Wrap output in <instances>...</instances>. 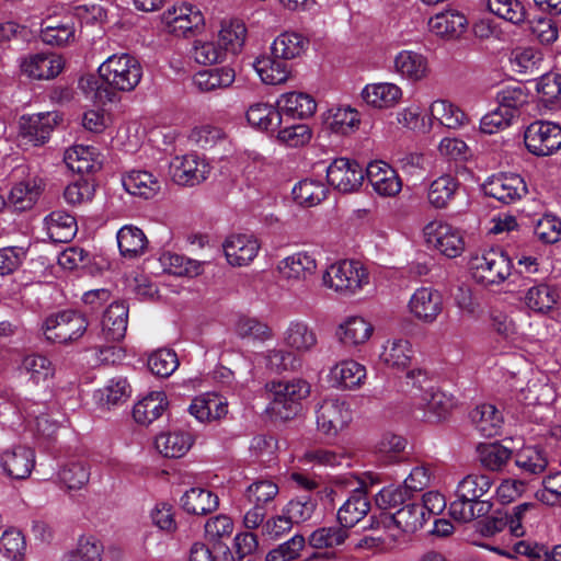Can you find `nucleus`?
I'll return each instance as SVG.
<instances>
[{"mask_svg": "<svg viewBox=\"0 0 561 561\" xmlns=\"http://www.w3.org/2000/svg\"><path fill=\"white\" fill-rule=\"evenodd\" d=\"M98 72L103 85L96 89L95 95L102 102H112L115 92L134 91L142 78L140 62L125 53L110 56L99 66Z\"/></svg>", "mask_w": 561, "mask_h": 561, "instance_id": "1", "label": "nucleus"}, {"mask_svg": "<svg viewBox=\"0 0 561 561\" xmlns=\"http://www.w3.org/2000/svg\"><path fill=\"white\" fill-rule=\"evenodd\" d=\"M493 485L488 474L470 473L459 481L456 500L450 503L449 513L459 522H471L488 515L493 507L490 499H483Z\"/></svg>", "mask_w": 561, "mask_h": 561, "instance_id": "2", "label": "nucleus"}, {"mask_svg": "<svg viewBox=\"0 0 561 561\" xmlns=\"http://www.w3.org/2000/svg\"><path fill=\"white\" fill-rule=\"evenodd\" d=\"M271 411L282 420L293 419L300 410V401L310 393V385L302 379L271 381L266 385Z\"/></svg>", "mask_w": 561, "mask_h": 561, "instance_id": "3", "label": "nucleus"}, {"mask_svg": "<svg viewBox=\"0 0 561 561\" xmlns=\"http://www.w3.org/2000/svg\"><path fill=\"white\" fill-rule=\"evenodd\" d=\"M427 522L423 507L412 501L399 507L392 514H382L378 525H381L387 536L394 542L403 540L423 528Z\"/></svg>", "mask_w": 561, "mask_h": 561, "instance_id": "4", "label": "nucleus"}, {"mask_svg": "<svg viewBox=\"0 0 561 561\" xmlns=\"http://www.w3.org/2000/svg\"><path fill=\"white\" fill-rule=\"evenodd\" d=\"M472 277L477 283L499 285L512 273V261L501 249H490L470 260Z\"/></svg>", "mask_w": 561, "mask_h": 561, "instance_id": "5", "label": "nucleus"}, {"mask_svg": "<svg viewBox=\"0 0 561 561\" xmlns=\"http://www.w3.org/2000/svg\"><path fill=\"white\" fill-rule=\"evenodd\" d=\"M88 325L84 314L75 310H64L47 317L43 331L48 341L68 344L79 340L85 333Z\"/></svg>", "mask_w": 561, "mask_h": 561, "instance_id": "6", "label": "nucleus"}, {"mask_svg": "<svg viewBox=\"0 0 561 561\" xmlns=\"http://www.w3.org/2000/svg\"><path fill=\"white\" fill-rule=\"evenodd\" d=\"M524 144L535 157H549L561 148V126L549 121H535L524 131Z\"/></svg>", "mask_w": 561, "mask_h": 561, "instance_id": "7", "label": "nucleus"}, {"mask_svg": "<svg viewBox=\"0 0 561 561\" xmlns=\"http://www.w3.org/2000/svg\"><path fill=\"white\" fill-rule=\"evenodd\" d=\"M368 273L359 262L340 261L332 264L323 275V283L344 295H353L368 283Z\"/></svg>", "mask_w": 561, "mask_h": 561, "instance_id": "8", "label": "nucleus"}, {"mask_svg": "<svg viewBox=\"0 0 561 561\" xmlns=\"http://www.w3.org/2000/svg\"><path fill=\"white\" fill-rule=\"evenodd\" d=\"M423 233L426 244L446 257H457L465 250L461 231L447 222L431 221L424 227Z\"/></svg>", "mask_w": 561, "mask_h": 561, "instance_id": "9", "label": "nucleus"}, {"mask_svg": "<svg viewBox=\"0 0 561 561\" xmlns=\"http://www.w3.org/2000/svg\"><path fill=\"white\" fill-rule=\"evenodd\" d=\"M61 121L57 112L23 115L19 122L21 146L39 147L46 144L55 126Z\"/></svg>", "mask_w": 561, "mask_h": 561, "instance_id": "10", "label": "nucleus"}, {"mask_svg": "<svg viewBox=\"0 0 561 561\" xmlns=\"http://www.w3.org/2000/svg\"><path fill=\"white\" fill-rule=\"evenodd\" d=\"M316 421L319 432L334 437L352 421V410L343 399L325 398L316 409Z\"/></svg>", "mask_w": 561, "mask_h": 561, "instance_id": "11", "label": "nucleus"}, {"mask_svg": "<svg viewBox=\"0 0 561 561\" xmlns=\"http://www.w3.org/2000/svg\"><path fill=\"white\" fill-rule=\"evenodd\" d=\"M482 191L501 205H511L520 201L528 190L519 174L502 172L489 176L482 184Z\"/></svg>", "mask_w": 561, "mask_h": 561, "instance_id": "12", "label": "nucleus"}, {"mask_svg": "<svg viewBox=\"0 0 561 561\" xmlns=\"http://www.w3.org/2000/svg\"><path fill=\"white\" fill-rule=\"evenodd\" d=\"M364 179V169L355 160L336 158L327 168L328 183L344 194L356 192Z\"/></svg>", "mask_w": 561, "mask_h": 561, "instance_id": "13", "label": "nucleus"}, {"mask_svg": "<svg viewBox=\"0 0 561 561\" xmlns=\"http://www.w3.org/2000/svg\"><path fill=\"white\" fill-rule=\"evenodd\" d=\"M209 172L208 164L196 154L175 157L170 162V174L174 183L194 186L203 182Z\"/></svg>", "mask_w": 561, "mask_h": 561, "instance_id": "14", "label": "nucleus"}, {"mask_svg": "<svg viewBox=\"0 0 561 561\" xmlns=\"http://www.w3.org/2000/svg\"><path fill=\"white\" fill-rule=\"evenodd\" d=\"M0 465L8 477L26 479L35 466V453L26 446H14L1 453Z\"/></svg>", "mask_w": 561, "mask_h": 561, "instance_id": "15", "label": "nucleus"}, {"mask_svg": "<svg viewBox=\"0 0 561 561\" xmlns=\"http://www.w3.org/2000/svg\"><path fill=\"white\" fill-rule=\"evenodd\" d=\"M409 308L416 319L425 323H432L443 310V297L436 289L421 287L412 295Z\"/></svg>", "mask_w": 561, "mask_h": 561, "instance_id": "16", "label": "nucleus"}, {"mask_svg": "<svg viewBox=\"0 0 561 561\" xmlns=\"http://www.w3.org/2000/svg\"><path fill=\"white\" fill-rule=\"evenodd\" d=\"M65 62L57 54L38 53L26 57L21 69L24 75L36 80H49L57 77L64 69Z\"/></svg>", "mask_w": 561, "mask_h": 561, "instance_id": "17", "label": "nucleus"}, {"mask_svg": "<svg viewBox=\"0 0 561 561\" xmlns=\"http://www.w3.org/2000/svg\"><path fill=\"white\" fill-rule=\"evenodd\" d=\"M365 175L374 191L380 196H394L401 191V180L396 171L383 161L370 162L366 167Z\"/></svg>", "mask_w": 561, "mask_h": 561, "instance_id": "18", "label": "nucleus"}, {"mask_svg": "<svg viewBox=\"0 0 561 561\" xmlns=\"http://www.w3.org/2000/svg\"><path fill=\"white\" fill-rule=\"evenodd\" d=\"M260 250L257 239L252 234H233L224 243L227 261L232 266H244L254 260Z\"/></svg>", "mask_w": 561, "mask_h": 561, "instance_id": "19", "label": "nucleus"}, {"mask_svg": "<svg viewBox=\"0 0 561 561\" xmlns=\"http://www.w3.org/2000/svg\"><path fill=\"white\" fill-rule=\"evenodd\" d=\"M169 32L180 36H186L188 32L204 25V16L193 5H182L169 9L162 16Z\"/></svg>", "mask_w": 561, "mask_h": 561, "instance_id": "20", "label": "nucleus"}, {"mask_svg": "<svg viewBox=\"0 0 561 561\" xmlns=\"http://www.w3.org/2000/svg\"><path fill=\"white\" fill-rule=\"evenodd\" d=\"M128 324V307L124 301L112 302L102 318V336L106 342L124 339Z\"/></svg>", "mask_w": 561, "mask_h": 561, "instance_id": "21", "label": "nucleus"}, {"mask_svg": "<svg viewBox=\"0 0 561 561\" xmlns=\"http://www.w3.org/2000/svg\"><path fill=\"white\" fill-rule=\"evenodd\" d=\"M467 19L456 10H446L432 16L428 21V27L435 35L454 39L459 37L466 30Z\"/></svg>", "mask_w": 561, "mask_h": 561, "instance_id": "22", "label": "nucleus"}, {"mask_svg": "<svg viewBox=\"0 0 561 561\" xmlns=\"http://www.w3.org/2000/svg\"><path fill=\"white\" fill-rule=\"evenodd\" d=\"M369 510L370 502L367 493L363 489H356L339 508V524L348 529L360 522L368 514Z\"/></svg>", "mask_w": 561, "mask_h": 561, "instance_id": "23", "label": "nucleus"}, {"mask_svg": "<svg viewBox=\"0 0 561 561\" xmlns=\"http://www.w3.org/2000/svg\"><path fill=\"white\" fill-rule=\"evenodd\" d=\"M474 428L483 437H494L500 434L503 414L491 403L477 405L469 414Z\"/></svg>", "mask_w": 561, "mask_h": 561, "instance_id": "24", "label": "nucleus"}, {"mask_svg": "<svg viewBox=\"0 0 561 561\" xmlns=\"http://www.w3.org/2000/svg\"><path fill=\"white\" fill-rule=\"evenodd\" d=\"M124 188L131 195L146 199L154 197L160 188V181L145 170H133L122 178Z\"/></svg>", "mask_w": 561, "mask_h": 561, "instance_id": "25", "label": "nucleus"}, {"mask_svg": "<svg viewBox=\"0 0 561 561\" xmlns=\"http://www.w3.org/2000/svg\"><path fill=\"white\" fill-rule=\"evenodd\" d=\"M181 505L188 514L207 515L218 508L219 499L208 489L192 488L182 495Z\"/></svg>", "mask_w": 561, "mask_h": 561, "instance_id": "26", "label": "nucleus"}, {"mask_svg": "<svg viewBox=\"0 0 561 561\" xmlns=\"http://www.w3.org/2000/svg\"><path fill=\"white\" fill-rule=\"evenodd\" d=\"M45 225L49 239L56 243L71 241L78 230L76 218L64 210L51 211L45 218Z\"/></svg>", "mask_w": 561, "mask_h": 561, "instance_id": "27", "label": "nucleus"}, {"mask_svg": "<svg viewBox=\"0 0 561 561\" xmlns=\"http://www.w3.org/2000/svg\"><path fill=\"white\" fill-rule=\"evenodd\" d=\"M316 270V259L305 252L287 256L278 264L280 275L288 280H305L313 275Z\"/></svg>", "mask_w": 561, "mask_h": 561, "instance_id": "28", "label": "nucleus"}, {"mask_svg": "<svg viewBox=\"0 0 561 561\" xmlns=\"http://www.w3.org/2000/svg\"><path fill=\"white\" fill-rule=\"evenodd\" d=\"M419 404L424 409L427 421L439 422L450 413L455 401L445 392L431 388L426 389L425 394H422Z\"/></svg>", "mask_w": 561, "mask_h": 561, "instance_id": "29", "label": "nucleus"}, {"mask_svg": "<svg viewBox=\"0 0 561 561\" xmlns=\"http://www.w3.org/2000/svg\"><path fill=\"white\" fill-rule=\"evenodd\" d=\"M401 96V89L393 83L367 84L362 91L363 100L376 108L391 107L400 101Z\"/></svg>", "mask_w": 561, "mask_h": 561, "instance_id": "30", "label": "nucleus"}, {"mask_svg": "<svg viewBox=\"0 0 561 561\" xmlns=\"http://www.w3.org/2000/svg\"><path fill=\"white\" fill-rule=\"evenodd\" d=\"M558 300V288L546 283L531 286L524 297V301L530 310L543 314L552 311Z\"/></svg>", "mask_w": 561, "mask_h": 561, "instance_id": "31", "label": "nucleus"}, {"mask_svg": "<svg viewBox=\"0 0 561 561\" xmlns=\"http://www.w3.org/2000/svg\"><path fill=\"white\" fill-rule=\"evenodd\" d=\"M373 325L362 317H350L336 330L339 341L345 346H356L368 341Z\"/></svg>", "mask_w": 561, "mask_h": 561, "instance_id": "32", "label": "nucleus"}, {"mask_svg": "<svg viewBox=\"0 0 561 561\" xmlns=\"http://www.w3.org/2000/svg\"><path fill=\"white\" fill-rule=\"evenodd\" d=\"M277 104L284 113L300 119L312 116L317 110V103L311 95L296 91L282 94Z\"/></svg>", "mask_w": 561, "mask_h": 561, "instance_id": "33", "label": "nucleus"}, {"mask_svg": "<svg viewBox=\"0 0 561 561\" xmlns=\"http://www.w3.org/2000/svg\"><path fill=\"white\" fill-rule=\"evenodd\" d=\"M313 329L302 321H291L284 332V343L297 353H308L317 345Z\"/></svg>", "mask_w": 561, "mask_h": 561, "instance_id": "34", "label": "nucleus"}, {"mask_svg": "<svg viewBox=\"0 0 561 561\" xmlns=\"http://www.w3.org/2000/svg\"><path fill=\"white\" fill-rule=\"evenodd\" d=\"M309 41L296 32L279 34L271 46L272 55L285 61L300 57L306 50Z\"/></svg>", "mask_w": 561, "mask_h": 561, "instance_id": "35", "label": "nucleus"}, {"mask_svg": "<svg viewBox=\"0 0 561 561\" xmlns=\"http://www.w3.org/2000/svg\"><path fill=\"white\" fill-rule=\"evenodd\" d=\"M236 78V72L229 67H217L198 71L194 76V84L202 92H213L230 87Z\"/></svg>", "mask_w": 561, "mask_h": 561, "instance_id": "36", "label": "nucleus"}, {"mask_svg": "<svg viewBox=\"0 0 561 561\" xmlns=\"http://www.w3.org/2000/svg\"><path fill=\"white\" fill-rule=\"evenodd\" d=\"M366 377V368L355 360H344L331 369L333 385L342 389L358 388Z\"/></svg>", "mask_w": 561, "mask_h": 561, "instance_id": "37", "label": "nucleus"}, {"mask_svg": "<svg viewBox=\"0 0 561 561\" xmlns=\"http://www.w3.org/2000/svg\"><path fill=\"white\" fill-rule=\"evenodd\" d=\"M117 243L124 257L134 259L145 253L148 240L138 227L127 225L117 232Z\"/></svg>", "mask_w": 561, "mask_h": 561, "instance_id": "38", "label": "nucleus"}, {"mask_svg": "<svg viewBox=\"0 0 561 561\" xmlns=\"http://www.w3.org/2000/svg\"><path fill=\"white\" fill-rule=\"evenodd\" d=\"M253 66L261 80L266 84L284 83L289 76L287 62L273 55L257 57Z\"/></svg>", "mask_w": 561, "mask_h": 561, "instance_id": "39", "label": "nucleus"}, {"mask_svg": "<svg viewBox=\"0 0 561 561\" xmlns=\"http://www.w3.org/2000/svg\"><path fill=\"white\" fill-rule=\"evenodd\" d=\"M249 124L260 130L274 131L282 125V114L267 103L252 104L247 111Z\"/></svg>", "mask_w": 561, "mask_h": 561, "instance_id": "40", "label": "nucleus"}, {"mask_svg": "<svg viewBox=\"0 0 561 561\" xmlns=\"http://www.w3.org/2000/svg\"><path fill=\"white\" fill-rule=\"evenodd\" d=\"M165 405L167 402L163 392H151L134 405V420L139 424L148 425L161 416Z\"/></svg>", "mask_w": 561, "mask_h": 561, "instance_id": "41", "label": "nucleus"}, {"mask_svg": "<svg viewBox=\"0 0 561 561\" xmlns=\"http://www.w3.org/2000/svg\"><path fill=\"white\" fill-rule=\"evenodd\" d=\"M394 68L398 73L413 81H419L426 76V58L415 51L403 50L394 58Z\"/></svg>", "mask_w": 561, "mask_h": 561, "instance_id": "42", "label": "nucleus"}, {"mask_svg": "<svg viewBox=\"0 0 561 561\" xmlns=\"http://www.w3.org/2000/svg\"><path fill=\"white\" fill-rule=\"evenodd\" d=\"M192 443L191 435L182 432L164 433L156 438L157 449L168 458L182 457L188 451Z\"/></svg>", "mask_w": 561, "mask_h": 561, "instance_id": "43", "label": "nucleus"}, {"mask_svg": "<svg viewBox=\"0 0 561 561\" xmlns=\"http://www.w3.org/2000/svg\"><path fill=\"white\" fill-rule=\"evenodd\" d=\"M515 465L524 474H539L548 466L545 451L538 446H525L515 454Z\"/></svg>", "mask_w": 561, "mask_h": 561, "instance_id": "44", "label": "nucleus"}, {"mask_svg": "<svg viewBox=\"0 0 561 561\" xmlns=\"http://www.w3.org/2000/svg\"><path fill=\"white\" fill-rule=\"evenodd\" d=\"M459 182L451 175H443L434 180L427 192V198L435 208H445L454 199Z\"/></svg>", "mask_w": 561, "mask_h": 561, "instance_id": "45", "label": "nucleus"}, {"mask_svg": "<svg viewBox=\"0 0 561 561\" xmlns=\"http://www.w3.org/2000/svg\"><path fill=\"white\" fill-rule=\"evenodd\" d=\"M247 28L244 24L238 20L222 24L218 34V45L224 49V55L228 53L238 54L245 41Z\"/></svg>", "mask_w": 561, "mask_h": 561, "instance_id": "46", "label": "nucleus"}, {"mask_svg": "<svg viewBox=\"0 0 561 561\" xmlns=\"http://www.w3.org/2000/svg\"><path fill=\"white\" fill-rule=\"evenodd\" d=\"M291 194L297 204L312 207L327 197L328 188L319 181L302 180L294 186Z\"/></svg>", "mask_w": 561, "mask_h": 561, "instance_id": "47", "label": "nucleus"}, {"mask_svg": "<svg viewBox=\"0 0 561 561\" xmlns=\"http://www.w3.org/2000/svg\"><path fill=\"white\" fill-rule=\"evenodd\" d=\"M481 465L492 471H500L511 459L513 453L500 443L480 444L477 448Z\"/></svg>", "mask_w": 561, "mask_h": 561, "instance_id": "48", "label": "nucleus"}, {"mask_svg": "<svg viewBox=\"0 0 561 561\" xmlns=\"http://www.w3.org/2000/svg\"><path fill=\"white\" fill-rule=\"evenodd\" d=\"M359 124L358 113L351 107H337L328 112L327 127L335 134L347 135Z\"/></svg>", "mask_w": 561, "mask_h": 561, "instance_id": "49", "label": "nucleus"}, {"mask_svg": "<svg viewBox=\"0 0 561 561\" xmlns=\"http://www.w3.org/2000/svg\"><path fill=\"white\" fill-rule=\"evenodd\" d=\"M497 107L503 112L513 114L515 117L517 111L528 103V93L520 83L506 85L496 92Z\"/></svg>", "mask_w": 561, "mask_h": 561, "instance_id": "50", "label": "nucleus"}, {"mask_svg": "<svg viewBox=\"0 0 561 561\" xmlns=\"http://www.w3.org/2000/svg\"><path fill=\"white\" fill-rule=\"evenodd\" d=\"M431 115L440 125L456 129L467 121V115L456 105L446 100H436L431 105Z\"/></svg>", "mask_w": 561, "mask_h": 561, "instance_id": "51", "label": "nucleus"}, {"mask_svg": "<svg viewBox=\"0 0 561 561\" xmlns=\"http://www.w3.org/2000/svg\"><path fill=\"white\" fill-rule=\"evenodd\" d=\"M414 351L411 343L408 340L398 339L393 340L390 345L385 346L381 353L382 360L397 368H405L413 358Z\"/></svg>", "mask_w": 561, "mask_h": 561, "instance_id": "52", "label": "nucleus"}, {"mask_svg": "<svg viewBox=\"0 0 561 561\" xmlns=\"http://www.w3.org/2000/svg\"><path fill=\"white\" fill-rule=\"evenodd\" d=\"M348 530L342 525L322 527L314 530L309 537V543L316 549L334 548L345 542Z\"/></svg>", "mask_w": 561, "mask_h": 561, "instance_id": "53", "label": "nucleus"}, {"mask_svg": "<svg viewBox=\"0 0 561 561\" xmlns=\"http://www.w3.org/2000/svg\"><path fill=\"white\" fill-rule=\"evenodd\" d=\"M317 507V501L311 495H301L290 500L282 512L293 524L309 520Z\"/></svg>", "mask_w": 561, "mask_h": 561, "instance_id": "54", "label": "nucleus"}, {"mask_svg": "<svg viewBox=\"0 0 561 561\" xmlns=\"http://www.w3.org/2000/svg\"><path fill=\"white\" fill-rule=\"evenodd\" d=\"M91 148L83 146H76L66 151L65 161L70 170L81 174H92L100 170L101 165L93 158H80L79 154H93Z\"/></svg>", "mask_w": 561, "mask_h": 561, "instance_id": "55", "label": "nucleus"}, {"mask_svg": "<svg viewBox=\"0 0 561 561\" xmlns=\"http://www.w3.org/2000/svg\"><path fill=\"white\" fill-rule=\"evenodd\" d=\"M147 365L153 375L165 378L178 368L179 359L172 350L161 348L149 356Z\"/></svg>", "mask_w": 561, "mask_h": 561, "instance_id": "56", "label": "nucleus"}, {"mask_svg": "<svg viewBox=\"0 0 561 561\" xmlns=\"http://www.w3.org/2000/svg\"><path fill=\"white\" fill-rule=\"evenodd\" d=\"M60 482L69 490H79L85 485L90 478V471L85 463L71 461L66 463L58 472Z\"/></svg>", "mask_w": 561, "mask_h": 561, "instance_id": "57", "label": "nucleus"}, {"mask_svg": "<svg viewBox=\"0 0 561 561\" xmlns=\"http://www.w3.org/2000/svg\"><path fill=\"white\" fill-rule=\"evenodd\" d=\"M278 486L271 480H257L250 484L245 491L249 503L265 507L273 502L278 494Z\"/></svg>", "mask_w": 561, "mask_h": 561, "instance_id": "58", "label": "nucleus"}, {"mask_svg": "<svg viewBox=\"0 0 561 561\" xmlns=\"http://www.w3.org/2000/svg\"><path fill=\"white\" fill-rule=\"evenodd\" d=\"M490 12L513 24H519L525 20V9L518 0H489Z\"/></svg>", "mask_w": 561, "mask_h": 561, "instance_id": "59", "label": "nucleus"}, {"mask_svg": "<svg viewBox=\"0 0 561 561\" xmlns=\"http://www.w3.org/2000/svg\"><path fill=\"white\" fill-rule=\"evenodd\" d=\"M191 55L197 64L213 65L225 59L224 49L214 41L196 39L193 43Z\"/></svg>", "mask_w": 561, "mask_h": 561, "instance_id": "60", "label": "nucleus"}, {"mask_svg": "<svg viewBox=\"0 0 561 561\" xmlns=\"http://www.w3.org/2000/svg\"><path fill=\"white\" fill-rule=\"evenodd\" d=\"M236 333L241 339L266 341L273 335L272 329L255 318H240L236 324Z\"/></svg>", "mask_w": 561, "mask_h": 561, "instance_id": "61", "label": "nucleus"}, {"mask_svg": "<svg viewBox=\"0 0 561 561\" xmlns=\"http://www.w3.org/2000/svg\"><path fill=\"white\" fill-rule=\"evenodd\" d=\"M102 543L93 537H81L76 549L65 556L64 561H100Z\"/></svg>", "mask_w": 561, "mask_h": 561, "instance_id": "62", "label": "nucleus"}, {"mask_svg": "<svg viewBox=\"0 0 561 561\" xmlns=\"http://www.w3.org/2000/svg\"><path fill=\"white\" fill-rule=\"evenodd\" d=\"M39 196V187L35 182H21L14 185L10 192V202L18 210H26L33 207Z\"/></svg>", "mask_w": 561, "mask_h": 561, "instance_id": "63", "label": "nucleus"}, {"mask_svg": "<svg viewBox=\"0 0 561 561\" xmlns=\"http://www.w3.org/2000/svg\"><path fill=\"white\" fill-rule=\"evenodd\" d=\"M26 543L22 533L15 528L3 531L0 538V552L10 560L18 561L24 556Z\"/></svg>", "mask_w": 561, "mask_h": 561, "instance_id": "64", "label": "nucleus"}]
</instances>
